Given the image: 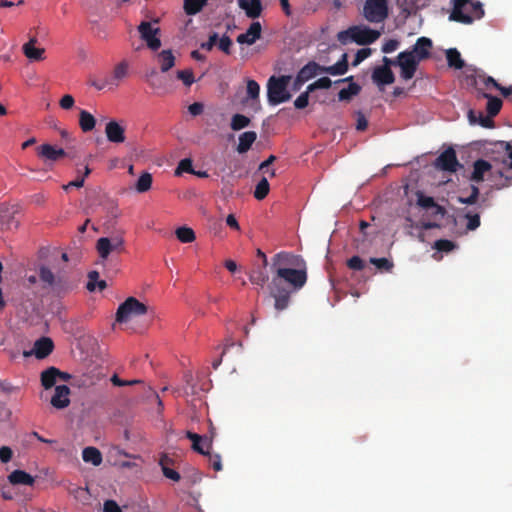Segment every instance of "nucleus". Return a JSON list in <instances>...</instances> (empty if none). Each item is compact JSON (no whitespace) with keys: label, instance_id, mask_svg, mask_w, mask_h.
<instances>
[{"label":"nucleus","instance_id":"nucleus-1","mask_svg":"<svg viewBox=\"0 0 512 512\" xmlns=\"http://www.w3.org/2000/svg\"><path fill=\"white\" fill-rule=\"evenodd\" d=\"M307 282L306 266L300 268L280 267L276 269L270 284V295L274 298L277 311L285 310L290 303L291 293L300 290Z\"/></svg>","mask_w":512,"mask_h":512},{"label":"nucleus","instance_id":"nucleus-2","mask_svg":"<svg viewBox=\"0 0 512 512\" xmlns=\"http://www.w3.org/2000/svg\"><path fill=\"white\" fill-rule=\"evenodd\" d=\"M484 16V9L481 2L471 0H453V10L449 19L463 24H471L475 19Z\"/></svg>","mask_w":512,"mask_h":512},{"label":"nucleus","instance_id":"nucleus-3","mask_svg":"<svg viewBox=\"0 0 512 512\" xmlns=\"http://www.w3.org/2000/svg\"><path fill=\"white\" fill-rule=\"evenodd\" d=\"M380 32L366 26H351L347 30L340 31L337 34V40L342 45L355 42L359 45H369L374 43L379 37Z\"/></svg>","mask_w":512,"mask_h":512},{"label":"nucleus","instance_id":"nucleus-4","mask_svg":"<svg viewBox=\"0 0 512 512\" xmlns=\"http://www.w3.org/2000/svg\"><path fill=\"white\" fill-rule=\"evenodd\" d=\"M290 76H271L267 83V98L271 105H278L280 103L290 100L291 94L287 90Z\"/></svg>","mask_w":512,"mask_h":512},{"label":"nucleus","instance_id":"nucleus-5","mask_svg":"<svg viewBox=\"0 0 512 512\" xmlns=\"http://www.w3.org/2000/svg\"><path fill=\"white\" fill-rule=\"evenodd\" d=\"M499 145L506 151L501 163L505 169L512 170V146L508 142L504 141L499 142ZM491 176L494 181L493 187L496 190H501L512 185V172L510 174H505L504 171L500 169L494 172Z\"/></svg>","mask_w":512,"mask_h":512},{"label":"nucleus","instance_id":"nucleus-6","mask_svg":"<svg viewBox=\"0 0 512 512\" xmlns=\"http://www.w3.org/2000/svg\"><path fill=\"white\" fill-rule=\"evenodd\" d=\"M147 312V306L134 297L127 298L119 305L116 312V321L119 323L127 322L132 316L144 315Z\"/></svg>","mask_w":512,"mask_h":512},{"label":"nucleus","instance_id":"nucleus-7","mask_svg":"<svg viewBox=\"0 0 512 512\" xmlns=\"http://www.w3.org/2000/svg\"><path fill=\"white\" fill-rule=\"evenodd\" d=\"M388 0H366L364 17L371 23H379L388 17Z\"/></svg>","mask_w":512,"mask_h":512},{"label":"nucleus","instance_id":"nucleus-8","mask_svg":"<svg viewBox=\"0 0 512 512\" xmlns=\"http://www.w3.org/2000/svg\"><path fill=\"white\" fill-rule=\"evenodd\" d=\"M396 63L400 68V77L408 81L414 77L420 62L414 58V55L405 50L398 54Z\"/></svg>","mask_w":512,"mask_h":512},{"label":"nucleus","instance_id":"nucleus-9","mask_svg":"<svg viewBox=\"0 0 512 512\" xmlns=\"http://www.w3.org/2000/svg\"><path fill=\"white\" fill-rule=\"evenodd\" d=\"M138 32L141 39L152 51H156L161 47V40L158 37L160 28H154L150 22L142 21L138 26Z\"/></svg>","mask_w":512,"mask_h":512},{"label":"nucleus","instance_id":"nucleus-10","mask_svg":"<svg viewBox=\"0 0 512 512\" xmlns=\"http://www.w3.org/2000/svg\"><path fill=\"white\" fill-rule=\"evenodd\" d=\"M435 167L439 170L455 173L462 167L457 159L455 150L452 147L444 150L435 160Z\"/></svg>","mask_w":512,"mask_h":512},{"label":"nucleus","instance_id":"nucleus-11","mask_svg":"<svg viewBox=\"0 0 512 512\" xmlns=\"http://www.w3.org/2000/svg\"><path fill=\"white\" fill-rule=\"evenodd\" d=\"M306 266L304 259L289 252H279L272 258V269L276 272V269L280 267L288 268H300Z\"/></svg>","mask_w":512,"mask_h":512},{"label":"nucleus","instance_id":"nucleus-12","mask_svg":"<svg viewBox=\"0 0 512 512\" xmlns=\"http://www.w3.org/2000/svg\"><path fill=\"white\" fill-rule=\"evenodd\" d=\"M432 47L433 43L430 38L420 37L416 40V43L412 46V48L407 51L414 55V58L418 62H421L430 58Z\"/></svg>","mask_w":512,"mask_h":512},{"label":"nucleus","instance_id":"nucleus-13","mask_svg":"<svg viewBox=\"0 0 512 512\" xmlns=\"http://www.w3.org/2000/svg\"><path fill=\"white\" fill-rule=\"evenodd\" d=\"M37 156L45 162L53 163L67 156L62 148H56L51 144H42L36 149Z\"/></svg>","mask_w":512,"mask_h":512},{"label":"nucleus","instance_id":"nucleus-14","mask_svg":"<svg viewBox=\"0 0 512 512\" xmlns=\"http://www.w3.org/2000/svg\"><path fill=\"white\" fill-rule=\"evenodd\" d=\"M53 349L54 343L52 339L49 337H41L40 339L35 341L33 351H25L24 356L27 357L33 353L36 356V358L44 359L52 353Z\"/></svg>","mask_w":512,"mask_h":512},{"label":"nucleus","instance_id":"nucleus-15","mask_svg":"<svg viewBox=\"0 0 512 512\" xmlns=\"http://www.w3.org/2000/svg\"><path fill=\"white\" fill-rule=\"evenodd\" d=\"M372 80L380 87L394 83L395 76L391 68L388 66H377L372 72Z\"/></svg>","mask_w":512,"mask_h":512},{"label":"nucleus","instance_id":"nucleus-16","mask_svg":"<svg viewBox=\"0 0 512 512\" xmlns=\"http://www.w3.org/2000/svg\"><path fill=\"white\" fill-rule=\"evenodd\" d=\"M70 388L67 385L55 387L54 395L51 398V405L56 409H64L70 404Z\"/></svg>","mask_w":512,"mask_h":512},{"label":"nucleus","instance_id":"nucleus-17","mask_svg":"<svg viewBox=\"0 0 512 512\" xmlns=\"http://www.w3.org/2000/svg\"><path fill=\"white\" fill-rule=\"evenodd\" d=\"M475 83H482L486 90L496 89L500 91L504 97H509L512 95V86L503 87L493 77L487 76L485 74H478Z\"/></svg>","mask_w":512,"mask_h":512},{"label":"nucleus","instance_id":"nucleus-18","mask_svg":"<svg viewBox=\"0 0 512 512\" xmlns=\"http://www.w3.org/2000/svg\"><path fill=\"white\" fill-rule=\"evenodd\" d=\"M262 32V26L260 22H253L243 34L237 36V42L239 44H254L260 37Z\"/></svg>","mask_w":512,"mask_h":512},{"label":"nucleus","instance_id":"nucleus-19","mask_svg":"<svg viewBox=\"0 0 512 512\" xmlns=\"http://www.w3.org/2000/svg\"><path fill=\"white\" fill-rule=\"evenodd\" d=\"M105 134L108 141L112 143L125 141V129L117 121L112 120L106 124Z\"/></svg>","mask_w":512,"mask_h":512},{"label":"nucleus","instance_id":"nucleus-20","mask_svg":"<svg viewBox=\"0 0 512 512\" xmlns=\"http://www.w3.org/2000/svg\"><path fill=\"white\" fill-rule=\"evenodd\" d=\"M492 165L490 162L484 159H478L473 163V171L470 176V180L475 183H481L485 179V175L491 172Z\"/></svg>","mask_w":512,"mask_h":512},{"label":"nucleus","instance_id":"nucleus-21","mask_svg":"<svg viewBox=\"0 0 512 512\" xmlns=\"http://www.w3.org/2000/svg\"><path fill=\"white\" fill-rule=\"evenodd\" d=\"M37 43V39L35 37L31 38L27 43H25L22 47L24 55L30 61H41L44 59V48L35 47Z\"/></svg>","mask_w":512,"mask_h":512},{"label":"nucleus","instance_id":"nucleus-22","mask_svg":"<svg viewBox=\"0 0 512 512\" xmlns=\"http://www.w3.org/2000/svg\"><path fill=\"white\" fill-rule=\"evenodd\" d=\"M238 5L246 13V16L255 19L261 15V0H238Z\"/></svg>","mask_w":512,"mask_h":512},{"label":"nucleus","instance_id":"nucleus-23","mask_svg":"<svg viewBox=\"0 0 512 512\" xmlns=\"http://www.w3.org/2000/svg\"><path fill=\"white\" fill-rule=\"evenodd\" d=\"M348 66V55L344 53L334 65L322 66L321 73H326L332 76L344 75L348 71Z\"/></svg>","mask_w":512,"mask_h":512},{"label":"nucleus","instance_id":"nucleus-24","mask_svg":"<svg viewBox=\"0 0 512 512\" xmlns=\"http://www.w3.org/2000/svg\"><path fill=\"white\" fill-rule=\"evenodd\" d=\"M129 63L126 60L119 62L113 69L112 76L109 79L110 85L118 87L120 82L128 76Z\"/></svg>","mask_w":512,"mask_h":512},{"label":"nucleus","instance_id":"nucleus-25","mask_svg":"<svg viewBox=\"0 0 512 512\" xmlns=\"http://www.w3.org/2000/svg\"><path fill=\"white\" fill-rule=\"evenodd\" d=\"M321 68L322 66L314 61L307 63L298 72V81L300 83L307 82L308 80L316 76L318 73H321Z\"/></svg>","mask_w":512,"mask_h":512},{"label":"nucleus","instance_id":"nucleus-26","mask_svg":"<svg viewBox=\"0 0 512 512\" xmlns=\"http://www.w3.org/2000/svg\"><path fill=\"white\" fill-rule=\"evenodd\" d=\"M171 464H173V460L168 455L163 454L160 457L159 465L161 466L163 475L174 482H178L181 479V476L176 470L169 467Z\"/></svg>","mask_w":512,"mask_h":512},{"label":"nucleus","instance_id":"nucleus-27","mask_svg":"<svg viewBox=\"0 0 512 512\" xmlns=\"http://www.w3.org/2000/svg\"><path fill=\"white\" fill-rule=\"evenodd\" d=\"M468 119L472 125L479 124L484 128H492L494 126L493 119L488 114L485 115L482 111L476 112L469 110Z\"/></svg>","mask_w":512,"mask_h":512},{"label":"nucleus","instance_id":"nucleus-28","mask_svg":"<svg viewBox=\"0 0 512 512\" xmlns=\"http://www.w3.org/2000/svg\"><path fill=\"white\" fill-rule=\"evenodd\" d=\"M8 480L12 485H27L32 486L35 482L34 478L23 470H14L9 476Z\"/></svg>","mask_w":512,"mask_h":512},{"label":"nucleus","instance_id":"nucleus-29","mask_svg":"<svg viewBox=\"0 0 512 512\" xmlns=\"http://www.w3.org/2000/svg\"><path fill=\"white\" fill-rule=\"evenodd\" d=\"M481 96L487 99L486 110L487 114L493 119L502 108V100L496 96H492L489 93L482 92Z\"/></svg>","mask_w":512,"mask_h":512},{"label":"nucleus","instance_id":"nucleus-30","mask_svg":"<svg viewBox=\"0 0 512 512\" xmlns=\"http://www.w3.org/2000/svg\"><path fill=\"white\" fill-rule=\"evenodd\" d=\"M257 139V134L254 131H246L239 136V143L237 152L240 154L246 153L250 150L251 146Z\"/></svg>","mask_w":512,"mask_h":512},{"label":"nucleus","instance_id":"nucleus-31","mask_svg":"<svg viewBox=\"0 0 512 512\" xmlns=\"http://www.w3.org/2000/svg\"><path fill=\"white\" fill-rule=\"evenodd\" d=\"M61 371L55 367H49L41 373V384L45 389L52 388L57 381Z\"/></svg>","mask_w":512,"mask_h":512},{"label":"nucleus","instance_id":"nucleus-32","mask_svg":"<svg viewBox=\"0 0 512 512\" xmlns=\"http://www.w3.org/2000/svg\"><path fill=\"white\" fill-rule=\"evenodd\" d=\"M95 117L86 110H80L79 113V126L85 133L92 131L95 128Z\"/></svg>","mask_w":512,"mask_h":512},{"label":"nucleus","instance_id":"nucleus-33","mask_svg":"<svg viewBox=\"0 0 512 512\" xmlns=\"http://www.w3.org/2000/svg\"><path fill=\"white\" fill-rule=\"evenodd\" d=\"M82 458L84 462L92 463L94 466H98L102 462V454L95 447H86L83 449Z\"/></svg>","mask_w":512,"mask_h":512},{"label":"nucleus","instance_id":"nucleus-34","mask_svg":"<svg viewBox=\"0 0 512 512\" xmlns=\"http://www.w3.org/2000/svg\"><path fill=\"white\" fill-rule=\"evenodd\" d=\"M158 62L162 72L169 71L175 65V57L171 50H162L158 54Z\"/></svg>","mask_w":512,"mask_h":512},{"label":"nucleus","instance_id":"nucleus-35","mask_svg":"<svg viewBox=\"0 0 512 512\" xmlns=\"http://www.w3.org/2000/svg\"><path fill=\"white\" fill-rule=\"evenodd\" d=\"M446 59L449 67L458 70L462 69L465 65L460 52L456 48H450L446 51Z\"/></svg>","mask_w":512,"mask_h":512},{"label":"nucleus","instance_id":"nucleus-36","mask_svg":"<svg viewBox=\"0 0 512 512\" xmlns=\"http://www.w3.org/2000/svg\"><path fill=\"white\" fill-rule=\"evenodd\" d=\"M96 250L102 259H107L112 252H115L109 237L99 238L96 242Z\"/></svg>","mask_w":512,"mask_h":512},{"label":"nucleus","instance_id":"nucleus-37","mask_svg":"<svg viewBox=\"0 0 512 512\" xmlns=\"http://www.w3.org/2000/svg\"><path fill=\"white\" fill-rule=\"evenodd\" d=\"M361 91V86L355 82L349 83L347 88H343L338 93L339 101H350L352 97L358 95Z\"/></svg>","mask_w":512,"mask_h":512},{"label":"nucleus","instance_id":"nucleus-38","mask_svg":"<svg viewBox=\"0 0 512 512\" xmlns=\"http://www.w3.org/2000/svg\"><path fill=\"white\" fill-rule=\"evenodd\" d=\"M208 0H184V11L187 15L199 13L207 4Z\"/></svg>","mask_w":512,"mask_h":512},{"label":"nucleus","instance_id":"nucleus-39","mask_svg":"<svg viewBox=\"0 0 512 512\" xmlns=\"http://www.w3.org/2000/svg\"><path fill=\"white\" fill-rule=\"evenodd\" d=\"M177 239L182 243H191L196 239L195 232L192 228L182 226L175 230Z\"/></svg>","mask_w":512,"mask_h":512},{"label":"nucleus","instance_id":"nucleus-40","mask_svg":"<svg viewBox=\"0 0 512 512\" xmlns=\"http://www.w3.org/2000/svg\"><path fill=\"white\" fill-rule=\"evenodd\" d=\"M152 175L148 172H144L140 175L139 179L136 182L135 189L139 193L147 192L152 185Z\"/></svg>","mask_w":512,"mask_h":512},{"label":"nucleus","instance_id":"nucleus-41","mask_svg":"<svg viewBox=\"0 0 512 512\" xmlns=\"http://www.w3.org/2000/svg\"><path fill=\"white\" fill-rule=\"evenodd\" d=\"M250 118L243 114H235L231 118L230 127L234 131H239L241 129H244L250 125Z\"/></svg>","mask_w":512,"mask_h":512},{"label":"nucleus","instance_id":"nucleus-42","mask_svg":"<svg viewBox=\"0 0 512 512\" xmlns=\"http://www.w3.org/2000/svg\"><path fill=\"white\" fill-rule=\"evenodd\" d=\"M270 185L267 178L263 177L255 187L254 197L257 200H263L269 193Z\"/></svg>","mask_w":512,"mask_h":512},{"label":"nucleus","instance_id":"nucleus-43","mask_svg":"<svg viewBox=\"0 0 512 512\" xmlns=\"http://www.w3.org/2000/svg\"><path fill=\"white\" fill-rule=\"evenodd\" d=\"M417 204L420 207L425 208V209L436 207L437 211L439 213H443L444 212L443 207L437 205L435 200H434V198H432L430 196H425L423 194H419L418 195V199H417Z\"/></svg>","mask_w":512,"mask_h":512},{"label":"nucleus","instance_id":"nucleus-44","mask_svg":"<svg viewBox=\"0 0 512 512\" xmlns=\"http://www.w3.org/2000/svg\"><path fill=\"white\" fill-rule=\"evenodd\" d=\"M246 83L247 100L259 101V84L253 79H248Z\"/></svg>","mask_w":512,"mask_h":512},{"label":"nucleus","instance_id":"nucleus-45","mask_svg":"<svg viewBox=\"0 0 512 512\" xmlns=\"http://www.w3.org/2000/svg\"><path fill=\"white\" fill-rule=\"evenodd\" d=\"M249 280L251 281V283L263 287L265 283L268 281V275L261 269L254 270L251 272Z\"/></svg>","mask_w":512,"mask_h":512},{"label":"nucleus","instance_id":"nucleus-46","mask_svg":"<svg viewBox=\"0 0 512 512\" xmlns=\"http://www.w3.org/2000/svg\"><path fill=\"white\" fill-rule=\"evenodd\" d=\"M433 248L438 252L448 253L456 248V244L451 240L439 239L434 242Z\"/></svg>","mask_w":512,"mask_h":512},{"label":"nucleus","instance_id":"nucleus-47","mask_svg":"<svg viewBox=\"0 0 512 512\" xmlns=\"http://www.w3.org/2000/svg\"><path fill=\"white\" fill-rule=\"evenodd\" d=\"M39 277L42 282L52 287L55 283V277L53 272L47 267H41L39 270Z\"/></svg>","mask_w":512,"mask_h":512},{"label":"nucleus","instance_id":"nucleus-48","mask_svg":"<svg viewBox=\"0 0 512 512\" xmlns=\"http://www.w3.org/2000/svg\"><path fill=\"white\" fill-rule=\"evenodd\" d=\"M332 85V81L328 77H321L315 82L308 85V91H314L316 89H329Z\"/></svg>","mask_w":512,"mask_h":512},{"label":"nucleus","instance_id":"nucleus-49","mask_svg":"<svg viewBox=\"0 0 512 512\" xmlns=\"http://www.w3.org/2000/svg\"><path fill=\"white\" fill-rule=\"evenodd\" d=\"M370 263L376 266L377 269L383 271H390L394 266L387 258H370Z\"/></svg>","mask_w":512,"mask_h":512},{"label":"nucleus","instance_id":"nucleus-50","mask_svg":"<svg viewBox=\"0 0 512 512\" xmlns=\"http://www.w3.org/2000/svg\"><path fill=\"white\" fill-rule=\"evenodd\" d=\"M465 218L467 219L466 228L468 230H476L480 226V216L477 213L468 212L465 214Z\"/></svg>","mask_w":512,"mask_h":512},{"label":"nucleus","instance_id":"nucleus-51","mask_svg":"<svg viewBox=\"0 0 512 512\" xmlns=\"http://www.w3.org/2000/svg\"><path fill=\"white\" fill-rule=\"evenodd\" d=\"M177 78L182 80V82L186 86H191L195 81L193 72H192V70H189V69L178 71Z\"/></svg>","mask_w":512,"mask_h":512},{"label":"nucleus","instance_id":"nucleus-52","mask_svg":"<svg viewBox=\"0 0 512 512\" xmlns=\"http://www.w3.org/2000/svg\"><path fill=\"white\" fill-rule=\"evenodd\" d=\"M218 47L225 54L229 55L231 53L232 40L229 36L223 35L221 38L218 37Z\"/></svg>","mask_w":512,"mask_h":512},{"label":"nucleus","instance_id":"nucleus-53","mask_svg":"<svg viewBox=\"0 0 512 512\" xmlns=\"http://www.w3.org/2000/svg\"><path fill=\"white\" fill-rule=\"evenodd\" d=\"M347 266L355 271H361L365 268V262L359 256H353L347 261Z\"/></svg>","mask_w":512,"mask_h":512},{"label":"nucleus","instance_id":"nucleus-54","mask_svg":"<svg viewBox=\"0 0 512 512\" xmlns=\"http://www.w3.org/2000/svg\"><path fill=\"white\" fill-rule=\"evenodd\" d=\"M371 49L370 48H362L357 51L355 54V58L352 62V66H358L362 61H364L366 58H368L371 55Z\"/></svg>","mask_w":512,"mask_h":512},{"label":"nucleus","instance_id":"nucleus-55","mask_svg":"<svg viewBox=\"0 0 512 512\" xmlns=\"http://www.w3.org/2000/svg\"><path fill=\"white\" fill-rule=\"evenodd\" d=\"M183 172L193 173L192 160L189 158L182 159L176 169V174L180 175Z\"/></svg>","mask_w":512,"mask_h":512},{"label":"nucleus","instance_id":"nucleus-56","mask_svg":"<svg viewBox=\"0 0 512 512\" xmlns=\"http://www.w3.org/2000/svg\"><path fill=\"white\" fill-rule=\"evenodd\" d=\"M311 91H308V89L301 93L297 98L296 100L294 101V106L295 108L297 109H304L307 107L308 105V101H309V93Z\"/></svg>","mask_w":512,"mask_h":512},{"label":"nucleus","instance_id":"nucleus-57","mask_svg":"<svg viewBox=\"0 0 512 512\" xmlns=\"http://www.w3.org/2000/svg\"><path fill=\"white\" fill-rule=\"evenodd\" d=\"M110 243H111V246H113L114 250L116 253H122L125 248H124V239L122 236H114V237H111L110 238Z\"/></svg>","mask_w":512,"mask_h":512},{"label":"nucleus","instance_id":"nucleus-58","mask_svg":"<svg viewBox=\"0 0 512 512\" xmlns=\"http://www.w3.org/2000/svg\"><path fill=\"white\" fill-rule=\"evenodd\" d=\"M400 45V42L396 39L387 40L382 46V52L384 53H392L394 52Z\"/></svg>","mask_w":512,"mask_h":512},{"label":"nucleus","instance_id":"nucleus-59","mask_svg":"<svg viewBox=\"0 0 512 512\" xmlns=\"http://www.w3.org/2000/svg\"><path fill=\"white\" fill-rule=\"evenodd\" d=\"M74 103H75V100L73 98L72 95L70 94H66L64 95L60 101H59V105L62 109L64 110H69L71 109L73 106H74Z\"/></svg>","mask_w":512,"mask_h":512},{"label":"nucleus","instance_id":"nucleus-60","mask_svg":"<svg viewBox=\"0 0 512 512\" xmlns=\"http://www.w3.org/2000/svg\"><path fill=\"white\" fill-rule=\"evenodd\" d=\"M218 41V34L216 32H213L209 35V39L207 42H204L201 44V48L205 49L207 51H211L213 47L216 45Z\"/></svg>","mask_w":512,"mask_h":512},{"label":"nucleus","instance_id":"nucleus-61","mask_svg":"<svg viewBox=\"0 0 512 512\" xmlns=\"http://www.w3.org/2000/svg\"><path fill=\"white\" fill-rule=\"evenodd\" d=\"M103 512H122V510L116 501L106 500L103 504Z\"/></svg>","mask_w":512,"mask_h":512},{"label":"nucleus","instance_id":"nucleus-62","mask_svg":"<svg viewBox=\"0 0 512 512\" xmlns=\"http://www.w3.org/2000/svg\"><path fill=\"white\" fill-rule=\"evenodd\" d=\"M98 278H99V273L97 271H91L89 272L88 274V283H87V286L86 288L89 290V291H94L95 288H96V283L98 281Z\"/></svg>","mask_w":512,"mask_h":512},{"label":"nucleus","instance_id":"nucleus-63","mask_svg":"<svg viewBox=\"0 0 512 512\" xmlns=\"http://www.w3.org/2000/svg\"><path fill=\"white\" fill-rule=\"evenodd\" d=\"M2 220L7 229H16L18 227L19 222L14 218L12 214L3 215Z\"/></svg>","mask_w":512,"mask_h":512},{"label":"nucleus","instance_id":"nucleus-64","mask_svg":"<svg viewBox=\"0 0 512 512\" xmlns=\"http://www.w3.org/2000/svg\"><path fill=\"white\" fill-rule=\"evenodd\" d=\"M368 127V120L362 112H357L356 129L358 131H364Z\"/></svg>","mask_w":512,"mask_h":512}]
</instances>
